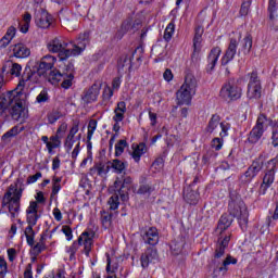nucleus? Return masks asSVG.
<instances>
[{"mask_svg":"<svg viewBox=\"0 0 278 278\" xmlns=\"http://www.w3.org/2000/svg\"><path fill=\"white\" fill-rule=\"evenodd\" d=\"M18 181L21 179L10 185L2 198V207H8L12 219L16 218L21 212V199H23L25 190V188L18 187Z\"/></svg>","mask_w":278,"mask_h":278,"instance_id":"nucleus-1","label":"nucleus"},{"mask_svg":"<svg viewBox=\"0 0 278 278\" xmlns=\"http://www.w3.org/2000/svg\"><path fill=\"white\" fill-rule=\"evenodd\" d=\"M52 86H58L61 83V87L64 88V90H68L73 86V79H75V66L73 63H68L61 73L59 70H52L50 71L46 78Z\"/></svg>","mask_w":278,"mask_h":278,"instance_id":"nucleus-2","label":"nucleus"},{"mask_svg":"<svg viewBox=\"0 0 278 278\" xmlns=\"http://www.w3.org/2000/svg\"><path fill=\"white\" fill-rule=\"evenodd\" d=\"M194 94H197V78L192 74H187L185 77V83L176 92L177 104L190 105Z\"/></svg>","mask_w":278,"mask_h":278,"instance_id":"nucleus-3","label":"nucleus"},{"mask_svg":"<svg viewBox=\"0 0 278 278\" xmlns=\"http://www.w3.org/2000/svg\"><path fill=\"white\" fill-rule=\"evenodd\" d=\"M72 48L61 53V61L68 60V58H76L86 51V47L90 45V31L83 33L78 36L76 43L70 42Z\"/></svg>","mask_w":278,"mask_h":278,"instance_id":"nucleus-4","label":"nucleus"},{"mask_svg":"<svg viewBox=\"0 0 278 278\" xmlns=\"http://www.w3.org/2000/svg\"><path fill=\"white\" fill-rule=\"evenodd\" d=\"M42 79H47V76L40 73V70L31 71V67H26L16 86L17 94H21L25 88H29L33 84H40Z\"/></svg>","mask_w":278,"mask_h":278,"instance_id":"nucleus-5","label":"nucleus"},{"mask_svg":"<svg viewBox=\"0 0 278 278\" xmlns=\"http://www.w3.org/2000/svg\"><path fill=\"white\" fill-rule=\"evenodd\" d=\"M278 159L274 157L265 164V174L260 187V194H266L268 188L275 184V173H277Z\"/></svg>","mask_w":278,"mask_h":278,"instance_id":"nucleus-6","label":"nucleus"},{"mask_svg":"<svg viewBox=\"0 0 278 278\" xmlns=\"http://www.w3.org/2000/svg\"><path fill=\"white\" fill-rule=\"evenodd\" d=\"M222 99H228L229 101H238L242 97V86L240 81L230 79L225 83L219 91Z\"/></svg>","mask_w":278,"mask_h":278,"instance_id":"nucleus-7","label":"nucleus"},{"mask_svg":"<svg viewBox=\"0 0 278 278\" xmlns=\"http://www.w3.org/2000/svg\"><path fill=\"white\" fill-rule=\"evenodd\" d=\"M218 127H220L222 131L219 132L220 138H227L229 136V129H231V124L227 122H220V115L213 114L210 118L207 126L205 128L206 134L216 135L218 131Z\"/></svg>","mask_w":278,"mask_h":278,"instance_id":"nucleus-8","label":"nucleus"},{"mask_svg":"<svg viewBox=\"0 0 278 278\" xmlns=\"http://www.w3.org/2000/svg\"><path fill=\"white\" fill-rule=\"evenodd\" d=\"M228 212L230 216L233 218H238L240 223H248L249 220V210L247 208V204L242 200H232L229 203Z\"/></svg>","mask_w":278,"mask_h":278,"instance_id":"nucleus-9","label":"nucleus"},{"mask_svg":"<svg viewBox=\"0 0 278 278\" xmlns=\"http://www.w3.org/2000/svg\"><path fill=\"white\" fill-rule=\"evenodd\" d=\"M249 77L247 97L248 99L257 101L262 99V80H260L257 72L250 73Z\"/></svg>","mask_w":278,"mask_h":278,"instance_id":"nucleus-10","label":"nucleus"},{"mask_svg":"<svg viewBox=\"0 0 278 278\" xmlns=\"http://www.w3.org/2000/svg\"><path fill=\"white\" fill-rule=\"evenodd\" d=\"M79 125H80L79 121H74L72 123V126L68 129L67 136L64 140V147L67 153H70V151H73V147L76 140L78 142H80L81 140V134H79Z\"/></svg>","mask_w":278,"mask_h":278,"instance_id":"nucleus-11","label":"nucleus"},{"mask_svg":"<svg viewBox=\"0 0 278 278\" xmlns=\"http://www.w3.org/2000/svg\"><path fill=\"white\" fill-rule=\"evenodd\" d=\"M242 39V34L238 33L236 37H231L228 48L222 58L223 66H227L233 58H236V53H238V46L240 45V40Z\"/></svg>","mask_w":278,"mask_h":278,"instance_id":"nucleus-12","label":"nucleus"},{"mask_svg":"<svg viewBox=\"0 0 278 278\" xmlns=\"http://www.w3.org/2000/svg\"><path fill=\"white\" fill-rule=\"evenodd\" d=\"M94 230L87 228L80 236L78 237V240L76 241L78 247L84 248V253L86 255H90V251H92V245L94 244Z\"/></svg>","mask_w":278,"mask_h":278,"instance_id":"nucleus-13","label":"nucleus"},{"mask_svg":"<svg viewBox=\"0 0 278 278\" xmlns=\"http://www.w3.org/2000/svg\"><path fill=\"white\" fill-rule=\"evenodd\" d=\"M71 43L62 37H56L47 43V49L50 53H59V59L62 60V53L68 51Z\"/></svg>","mask_w":278,"mask_h":278,"instance_id":"nucleus-14","label":"nucleus"},{"mask_svg":"<svg viewBox=\"0 0 278 278\" xmlns=\"http://www.w3.org/2000/svg\"><path fill=\"white\" fill-rule=\"evenodd\" d=\"M127 113V102L119 101L116 103V106L114 109V125H113V131L115 134H118L121 131V123L125 121V114Z\"/></svg>","mask_w":278,"mask_h":278,"instance_id":"nucleus-15","label":"nucleus"},{"mask_svg":"<svg viewBox=\"0 0 278 278\" xmlns=\"http://www.w3.org/2000/svg\"><path fill=\"white\" fill-rule=\"evenodd\" d=\"M55 62H58V58L51 54H47L40 59L37 70H39V73L47 77V75H49V72L53 71Z\"/></svg>","mask_w":278,"mask_h":278,"instance_id":"nucleus-16","label":"nucleus"},{"mask_svg":"<svg viewBox=\"0 0 278 278\" xmlns=\"http://www.w3.org/2000/svg\"><path fill=\"white\" fill-rule=\"evenodd\" d=\"M101 92V84L94 83L88 89H85L83 92L81 99L84 103H94L99 99V94Z\"/></svg>","mask_w":278,"mask_h":278,"instance_id":"nucleus-17","label":"nucleus"},{"mask_svg":"<svg viewBox=\"0 0 278 278\" xmlns=\"http://www.w3.org/2000/svg\"><path fill=\"white\" fill-rule=\"evenodd\" d=\"M231 241V233L227 232L225 236H219L215 245V260H219L225 255V250L229 247V242Z\"/></svg>","mask_w":278,"mask_h":278,"instance_id":"nucleus-18","label":"nucleus"},{"mask_svg":"<svg viewBox=\"0 0 278 278\" xmlns=\"http://www.w3.org/2000/svg\"><path fill=\"white\" fill-rule=\"evenodd\" d=\"M38 202L30 201L26 208V223L27 225H37L40 219V214H38Z\"/></svg>","mask_w":278,"mask_h":278,"instance_id":"nucleus-19","label":"nucleus"},{"mask_svg":"<svg viewBox=\"0 0 278 278\" xmlns=\"http://www.w3.org/2000/svg\"><path fill=\"white\" fill-rule=\"evenodd\" d=\"M111 190L114 192V194L109 199L108 205L110 206V210H118V205H121L118 197H121L122 201H128L129 195L124 193V191L121 189H115L112 187Z\"/></svg>","mask_w":278,"mask_h":278,"instance_id":"nucleus-20","label":"nucleus"},{"mask_svg":"<svg viewBox=\"0 0 278 278\" xmlns=\"http://www.w3.org/2000/svg\"><path fill=\"white\" fill-rule=\"evenodd\" d=\"M11 117L13 121H21V123H25V119L27 118V109L23 106V103L17 102L12 105L10 110Z\"/></svg>","mask_w":278,"mask_h":278,"instance_id":"nucleus-21","label":"nucleus"},{"mask_svg":"<svg viewBox=\"0 0 278 278\" xmlns=\"http://www.w3.org/2000/svg\"><path fill=\"white\" fill-rule=\"evenodd\" d=\"M203 27L202 26H198L195 28V34L193 37V52H192V59L199 58V54L201 53V49L203 47L202 42H203Z\"/></svg>","mask_w":278,"mask_h":278,"instance_id":"nucleus-22","label":"nucleus"},{"mask_svg":"<svg viewBox=\"0 0 278 278\" xmlns=\"http://www.w3.org/2000/svg\"><path fill=\"white\" fill-rule=\"evenodd\" d=\"M230 264H238V260L231 255H228L222 266L216 267L213 270V277L218 278V277H225V275H227V270H229V266Z\"/></svg>","mask_w":278,"mask_h":278,"instance_id":"nucleus-23","label":"nucleus"},{"mask_svg":"<svg viewBox=\"0 0 278 278\" xmlns=\"http://www.w3.org/2000/svg\"><path fill=\"white\" fill-rule=\"evenodd\" d=\"M142 238L146 244H150V247H155V244L160 242V232L157 231V228L150 227L143 232Z\"/></svg>","mask_w":278,"mask_h":278,"instance_id":"nucleus-24","label":"nucleus"},{"mask_svg":"<svg viewBox=\"0 0 278 278\" xmlns=\"http://www.w3.org/2000/svg\"><path fill=\"white\" fill-rule=\"evenodd\" d=\"M142 268H149L150 264L157 262V250L149 248L140 257Z\"/></svg>","mask_w":278,"mask_h":278,"instance_id":"nucleus-25","label":"nucleus"},{"mask_svg":"<svg viewBox=\"0 0 278 278\" xmlns=\"http://www.w3.org/2000/svg\"><path fill=\"white\" fill-rule=\"evenodd\" d=\"M106 273L108 275H114L118 267L121 266V257L116 256V254L106 253Z\"/></svg>","mask_w":278,"mask_h":278,"instance_id":"nucleus-26","label":"nucleus"},{"mask_svg":"<svg viewBox=\"0 0 278 278\" xmlns=\"http://www.w3.org/2000/svg\"><path fill=\"white\" fill-rule=\"evenodd\" d=\"M35 21L41 29H49V27H51V21H53V18L49 14V12L41 11L36 13Z\"/></svg>","mask_w":278,"mask_h":278,"instance_id":"nucleus-27","label":"nucleus"},{"mask_svg":"<svg viewBox=\"0 0 278 278\" xmlns=\"http://www.w3.org/2000/svg\"><path fill=\"white\" fill-rule=\"evenodd\" d=\"M13 55L14 58H17L20 60H25L26 58H29L31 55V49L27 47L25 43H15L13 46Z\"/></svg>","mask_w":278,"mask_h":278,"instance_id":"nucleus-28","label":"nucleus"},{"mask_svg":"<svg viewBox=\"0 0 278 278\" xmlns=\"http://www.w3.org/2000/svg\"><path fill=\"white\" fill-rule=\"evenodd\" d=\"M233 223V218H231V216L224 214L222 215V217L219 218L216 231L217 233H219V236H227V233H225V231H227V229H229V227H231V224Z\"/></svg>","mask_w":278,"mask_h":278,"instance_id":"nucleus-29","label":"nucleus"},{"mask_svg":"<svg viewBox=\"0 0 278 278\" xmlns=\"http://www.w3.org/2000/svg\"><path fill=\"white\" fill-rule=\"evenodd\" d=\"M12 101H14V94L12 92H9L8 96L0 97V118L5 116L8 108L12 105Z\"/></svg>","mask_w":278,"mask_h":278,"instance_id":"nucleus-30","label":"nucleus"},{"mask_svg":"<svg viewBox=\"0 0 278 278\" xmlns=\"http://www.w3.org/2000/svg\"><path fill=\"white\" fill-rule=\"evenodd\" d=\"M140 21L128 17L123 22L121 30L123 34H127V31H136L140 29Z\"/></svg>","mask_w":278,"mask_h":278,"instance_id":"nucleus-31","label":"nucleus"},{"mask_svg":"<svg viewBox=\"0 0 278 278\" xmlns=\"http://www.w3.org/2000/svg\"><path fill=\"white\" fill-rule=\"evenodd\" d=\"M89 170L90 175H98L99 177H103V175L110 173V164L105 165L103 162H98Z\"/></svg>","mask_w":278,"mask_h":278,"instance_id":"nucleus-32","label":"nucleus"},{"mask_svg":"<svg viewBox=\"0 0 278 278\" xmlns=\"http://www.w3.org/2000/svg\"><path fill=\"white\" fill-rule=\"evenodd\" d=\"M268 12H269V27L277 31L278 26H275V24L277 23V18H276L277 15L275 14V12H277V0H269Z\"/></svg>","mask_w":278,"mask_h":278,"instance_id":"nucleus-33","label":"nucleus"},{"mask_svg":"<svg viewBox=\"0 0 278 278\" xmlns=\"http://www.w3.org/2000/svg\"><path fill=\"white\" fill-rule=\"evenodd\" d=\"M14 36H16V27L10 26L5 35L0 39V49H5L14 40Z\"/></svg>","mask_w":278,"mask_h":278,"instance_id":"nucleus-34","label":"nucleus"},{"mask_svg":"<svg viewBox=\"0 0 278 278\" xmlns=\"http://www.w3.org/2000/svg\"><path fill=\"white\" fill-rule=\"evenodd\" d=\"M147 151H149V148H147V144L144 142L137 144L131 153L134 162L138 164L140 162V159L142 157V155H144V153H147Z\"/></svg>","mask_w":278,"mask_h":278,"instance_id":"nucleus-35","label":"nucleus"},{"mask_svg":"<svg viewBox=\"0 0 278 278\" xmlns=\"http://www.w3.org/2000/svg\"><path fill=\"white\" fill-rule=\"evenodd\" d=\"M110 168L113 169V173H116L117 175H122V173L125 170V168H127V163L115 159L113 161H109L108 162Z\"/></svg>","mask_w":278,"mask_h":278,"instance_id":"nucleus-36","label":"nucleus"},{"mask_svg":"<svg viewBox=\"0 0 278 278\" xmlns=\"http://www.w3.org/2000/svg\"><path fill=\"white\" fill-rule=\"evenodd\" d=\"M262 136H264V130H262V128H257L256 126H254L249 134L248 140L252 144H255L260 142V140H262Z\"/></svg>","mask_w":278,"mask_h":278,"instance_id":"nucleus-37","label":"nucleus"},{"mask_svg":"<svg viewBox=\"0 0 278 278\" xmlns=\"http://www.w3.org/2000/svg\"><path fill=\"white\" fill-rule=\"evenodd\" d=\"M222 52L223 50H220V47H215L211 50L208 54V64L211 65V70H213L214 66H216L218 58H220Z\"/></svg>","mask_w":278,"mask_h":278,"instance_id":"nucleus-38","label":"nucleus"},{"mask_svg":"<svg viewBox=\"0 0 278 278\" xmlns=\"http://www.w3.org/2000/svg\"><path fill=\"white\" fill-rule=\"evenodd\" d=\"M251 49H253V37L251 35H247L241 41L239 53H251Z\"/></svg>","mask_w":278,"mask_h":278,"instance_id":"nucleus-39","label":"nucleus"},{"mask_svg":"<svg viewBox=\"0 0 278 278\" xmlns=\"http://www.w3.org/2000/svg\"><path fill=\"white\" fill-rule=\"evenodd\" d=\"M185 201H187L189 205H197V203H199V192L187 189L185 191Z\"/></svg>","mask_w":278,"mask_h":278,"instance_id":"nucleus-40","label":"nucleus"},{"mask_svg":"<svg viewBox=\"0 0 278 278\" xmlns=\"http://www.w3.org/2000/svg\"><path fill=\"white\" fill-rule=\"evenodd\" d=\"M49 140L50 141L46 146L49 153H53V149H60V147H62V140L60 139V136H51Z\"/></svg>","mask_w":278,"mask_h":278,"instance_id":"nucleus-41","label":"nucleus"},{"mask_svg":"<svg viewBox=\"0 0 278 278\" xmlns=\"http://www.w3.org/2000/svg\"><path fill=\"white\" fill-rule=\"evenodd\" d=\"M269 125H270V119L268 117H266V115L260 114L254 127L262 129L263 131H266V129H268Z\"/></svg>","mask_w":278,"mask_h":278,"instance_id":"nucleus-42","label":"nucleus"},{"mask_svg":"<svg viewBox=\"0 0 278 278\" xmlns=\"http://www.w3.org/2000/svg\"><path fill=\"white\" fill-rule=\"evenodd\" d=\"M63 116L64 115L62 114V111H60V109H54L47 114L48 123L50 125H55V123H58V121H60V118H62Z\"/></svg>","mask_w":278,"mask_h":278,"instance_id":"nucleus-43","label":"nucleus"},{"mask_svg":"<svg viewBox=\"0 0 278 278\" xmlns=\"http://www.w3.org/2000/svg\"><path fill=\"white\" fill-rule=\"evenodd\" d=\"M31 24V14L26 12L23 15L22 23L20 24V30L22 34H27L29 31V25Z\"/></svg>","mask_w":278,"mask_h":278,"instance_id":"nucleus-44","label":"nucleus"},{"mask_svg":"<svg viewBox=\"0 0 278 278\" xmlns=\"http://www.w3.org/2000/svg\"><path fill=\"white\" fill-rule=\"evenodd\" d=\"M250 168L256 174L260 175L262 172V168H264V157L260 155L257 159H255L252 164L250 165Z\"/></svg>","mask_w":278,"mask_h":278,"instance_id":"nucleus-45","label":"nucleus"},{"mask_svg":"<svg viewBox=\"0 0 278 278\" xmlns=\"http://www.w3.org/2000/svg\"><path fill=\"white\" fill-rule=\"evenodd\" d=\"M34 227H36V225L28 224L24 231L27 244H29V247H34V237L36 236V233L34 232Z\"/></svg>","mask_w":278,"mask_h":278,"instance_id":"nucleus-46","label":"nucleus"},{"mask_svg":"<svg viewBox=\"0 0 278 278\" xmlns=\"http://www.w3.org/2000/svg\"><path fill=\"white\" fill-rule=\"evenodd\" d=\"M175 34V22H170L164 31L163 38L166 42H170L173 40V35Z\"/></svg>","mask_w":278,"mask_h":278,"instance_id":"nucleus-47","label":"nucleus"},{"mask_svg":"<svg viewBox=\"0 0 278 278\" xmlns=\"http://www.w3.org/2000/svg\"><path fill=\"white\" fill-rule=\"evenodd\" d=\"M129 144H127V140L121 139L116 144H115V157H121L123 153H125V149H127Z\"/></svg>","mask_w":278,"mask_h":278,"instance_id":"nucleus-48","label":"nucleus"},{"mask_svg":"<svg viewBox=\"0 0 278 278\" xmlns=\"http://www.w3.org/2000/svg\"><path fill=\"white\" fill-rule=\"evenodd\" d=\"M256 176L257 174H255L253 169L249 167L247 172L240 177V180L242 181V184H251V181H253Z\"/></svg>","mask_w":278,"mask_h":278,"instance_id":"nucleus-49","label":"nucleus"},{"mask_svg":"<svg viewBox=\"0 0 278 278\" xmlns=\"http://www.w3.org/2000/svg\"><path fill=\"white\" fill-rule=\"evenodd\" d=\"M9 66L12 77H21V73H23V66L21 64L9 62Z\"/></svg>","mask_w":278,"mask_h":278,"instance_id":"nucleus-50","label":"nucleus"},{"mask_svg":"<svg viewBox=\"0 0 278 278\" xmlns=\"http://www.w3.org/2000/svg\"><path fill=\"white\" fill-rule=\"evenodd\" d=\"M101 223L104 229H110L112 227V214L103 211L101 213Z\"/></svg>","mask_w":278,"mask_h":278,"instance_id":"nucleus-51","label":"nucleus"},{"mask_svg":"<svg viewBox=\"0 0 278 278\" xmlns=\"http://www.w3.org/2000/svg\"><path fill=\"white\" fill-rule=\"evenodd\" d=\"M155 192V187L146 184V185H140L139 189L137 190V194H147L148 197L153 194Z\"/></svg>","mask_w":278,"mask_h":278,"instance_id":"nucleus-52","label":"nucleus"},{"mask_svg":"<svg viewBox=\"0 0 278 278\" xmlns=\"http://www.w3.org/2000/svg\"><path fill=\"white\" fill-rule=\"evenodd\" d=\"M18 134H21L18 126H14L2 136V141L10 142V139L14 138V136H18Z\"/></svg>","mask_w":278,"mask_h":278,"instance_id":"nucleus-53","label":"nucleus"},{"mask_svg":"<svg viewBox=\"0 0 278 278\" xmlns=\"http://www.w3.org/2000/svg\"><path fill=\"white\" fill-rule=\"evenodd\" d=\"M94 131H97V119H91L88 124L87 142H90L92 140Z\"/></svg>","mask_w":278,"mask_h":278,"instance_id":"nucleus-54","label":"nucleus"},{"mask_svg":"<svg viewBox=\"0 0 278 278\" xmlns=\"http://www.w3.org/2000/svg\"><path fill=\"white\" fill-rule=\"evenodd\" d=\"M10 270L8 269V261L5 256L0 255V278H5Z\"/></svg>","mask_w":278,"mask_h":278,"instance_id":"nucleus-55","label":"nucleus"},{"mask_svg":"<svg viewBox=\"0 0 278 278\" xmlns=\"http://www.w3.org/2000/svg\"><path fill=\"white\" fill-rule=\"evenodd\" d=\"M62 178L61 177H53L52 179V197H55V194H58V192H60V190H62Z\"/></svg>","mask_w":278,"mask_h":278,"instance_id":"nucleus-56","label":"nucleus"},{"mask_svg":"<svg viewBox=\"0 0 278 278\" xmlns=\"http://www.w3.org/2000/svg\"><path fill=\"white\" fill-rule=\"evenodd\" d=\"M131 177H126L124 178L123 182L121 180H115L114 185H113V188L115 190H123V188H125V186H131Z\"/></svg>","mask_w":278,"mask_h":278,"instance_id":"nucleus-57","label":"nucleus"},{"mask_svg":"<svg viewBox=\"0 0 278 278\" xmlns=\"http://www.w3.org/2000/svg\"><path fill=\"white\" fill-rule=\"evenodd\" d=\"M77 251H79V243H77V241H74L72 245L66 248V253L70 254L71 262L75 260V254L77 253Z\"/></svg>","mask_w":278,"mask_h":278,"instance_id":"nucleus-58","label":"nucleus"},{"mask_svg":"<svg viewBox=\"0 0 278 278\" xmlns=\"http://www.w3.org/2000/svg\"><path fill=\"white\" fill-rule=\"evenodd\" d=\"M251 10V0H243L239 14L240 16H248Z\"/></svg>","mask_w":278,"mask_h":278,"instance_id":"nucleus-59","label":"nucleus"},{"mask_svg":"<svg viewBox=\"0 0 278 278\" xmlns=\"http://www.w3.org/2000/svg\"><path fill=\"white\" fill-rule=\"evenodd\" d=\"M223 138H225V137H220V138L215 137V138H213L212 141H211L212 149H215V151H220V149H223V144L225 142L223 140Z\"/></svg>","mask_w":278,"mask_h":278,"instance_id":"nucleus-60","label":"nucleus"},{"mask_svg":"<svg viewBox=\"0 0 278 278\" xmlns=\"http://www.w3.org/2000/svg\"><path fill=\"white\" fill-rule=\"evenodd\" d=\"M37 103H47L49 101V92L47 89H42L36 98Z\"/></svg>","mask_w":278,"mask_h":278,"instance_id":"nucleus-61","label":"nucleus"},{"mask_svg":"<svg viewBox=\"0 0 278 278\" xmlns=\"http://www.w3.org/2000/svg\"><path fill=\"white\" fill-rule=\"evenodd\" d=\"M62 233H64V236L66 237V240H68V242H71V240H73V229L70 226H62L61 229Z\"/></svg>","mask_w":278,"mask_h":278,"instance_id":"nucleus-62","label":"nucleus"},{"mask_svg":"<svg viewBox=\"0 0 278 278\" xmlns=\"http://www.w3.org/2000/svg\"><path fill=\"white\" fill-rule=\"evenodd\" d=\"M114 97V91L110 87H105L102 92V99L103 101H110Z\"/></svg>","mask_w":278,"mask_h":278,"instance_id":"nucleus-63","label":"nucleus"},{"mask_svg":"<svg viewBox=\"0 0 278 278\" xmlns=\"http://www.w3.org/2000/svg\"><path fill=\"white\" fill-rule=\"evenodd\" d=\"M7 255H8L9 262H14L18 256V253L16 252V249L10 248L7 250Z\"/></svg>","mask_w":278,"mask_h":278,"instance_id":"nucleus-64","label":"nucleus"}]
</instances>
